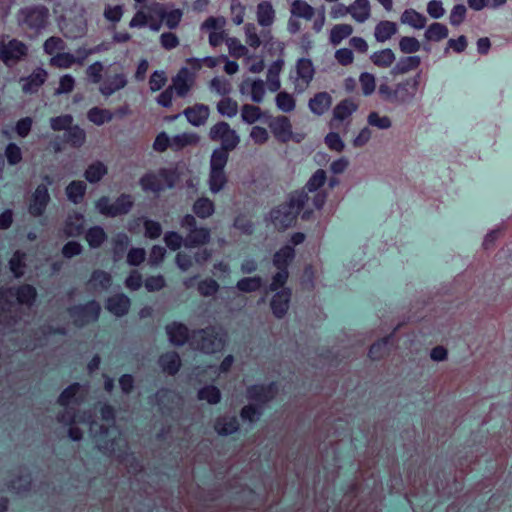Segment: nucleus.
Here are the masks:
<instances>
[{
    "label": "nucleus",
    "instance_id": "nucleus-16",
    "mask_svg": "<svg viewBox=\"0 0 512 512\" xmlns=\"http://www.w3.org/2000/svg\"><path fill=\"white\" fill-rule=\"evenodd\" d=\"M400 22L415 30H422L426 27L427 18L424 14L416 11L415 9L408 8L401 14Z\"/></svg>",
    "mask_w": 512,
    "mask_h": 512
},
{
    "label": "nucleus",
    "instance_id": "nucleus-62",
    "mask_svg": "<svg viewBox=\"0 0 512 512\" xmlns=\"http://www.w3.org/2000/svg\"><path fill=\"white\" fill-rule=\"evenodd\" d=\"M427 13L433 19H440L445 14L441 0H431L427 3Z\"/></svg>",
    "mask_w": 512,
    "mask_h": 512
},
{
    "label": "nucleus",
    "instance_id": "nucleus-43",
    "mask_svg": "<svg viewBox=\"0 0 512 512\" xmlns=\"http://www.w3.org/2000/svg\"><path fill=\"white\" fill-rule=\"evenodd\" d=\"M421 44L412 36H403L399 40V49L404 54H413L420 50Z\"/></svg>",
    "mask_w": 512,
    "mask_h": 512
},
{
    "label": "nucleus",
    "instance_id": "nucleus-12",
    "mask_svg": "<svg viewBox=\"0 0 512 512\" xmlns=\"http://www.w3.org/2000/svg\"><path fill=\"white\" fill-rule=\"evenodd\" d=\"M27 47L18 40H10L6 43L5 38L0 39V59L4 63L17 61L26 55Z\"/></svg>",
    "mask_w": 512,
    "mask_h": 512
},
{
    "label": "nucleus",
    "instance_id": "nucleus-46",
    "mask_svg": "<svg viewBox=\"0 0 512 512\" xmlns=\"http://www.w3.org/2000/svg\"><path fill=\"white\" fill-rule=\"evenodd\" d=\"M193 210L201 218H206L214 212V204L207 198H201L195 202Z\"/></svg>",
    "mask_w": 512,
    "mask_h": 512
},
{
    "label": "nucleus",
    "instance_id": "nucleus-50",
    "mask_svg": "<svg viewBox=\"0 0 512 512\" xmlns=\"http://www.w3.org/2000/svg\"><path fill=\"white\" fill-rule=\"evenodd\" d=\"M275 101L278 109L283 112H291L295 108V99L291 94L287 92H280L276 96Z\"/></svg>",
    "mask_w": 512,
    "mask_h": 512
},
{
    "label": "nucleus",
    "instance_id": "nucleus-15",
    "mask_svg": "<svg viewBox=\"0 0 512 512\" xmlns=\"http://www.w3.org/2000/svg\"><path fill=\"white\" fill-rule=\"evenodd\" d=\"M58 26L63 34L72 39L80 38L85 35L87 30V24L84 19H79L76 22L66 21L59 19Z\"/></svg>",
    "mask_w": 512,
    "mask_h": 512
},
{
    "label": "nucleus",
    "instance_id": "nucleus-37",
    "mask_svg": "<svg viewBox=\"0 0 512 512\" xmlns=\"http://www.w3.org/2000/svg\"><path fill=\"white\" fill-rule=\"evenodd\" d=\"M371 60L376 66L387 68L395 61V54L391 49L387 48L373 53Z\"/></svg>",
    "mask_w": 512,
    "mask_h": 512
},
{
    "label": "nucleus",
    "instance_id": "nucleus-35",
    "mask_svg": "<svg viewBox=\"0 0 512 512\" xmlns=\"http://www.w3.org/2000/svg\"><path fill=\"white\" fill-rule=\"evenodd\" d=\"M449 35L448 28L439 22H433L425 30L424 37L429 42H439Z\"/></svg>",
    "mask_w": 512,
    "mask_h": 512
},
{
    "label": "nucleus",
    "instance_id": "nucleus-29",
    "mask_svg": "<svg viewBox=\"0 0 512 512\" xmlns=\"http://www.w3.org/2000/svg\"><path fill=\"white\" fill-rule=\"evenodd\" d=\"M169 341L174 345H183L188 339V329L180 323H172L166 327Z\"/></svg>",
    "mask_w": 512,
    "mask_h": 512
},
{
    "label": "nucleus",
    "instance_id": "nucleus-11",
    "mask_svg": "<svg viewBox=\"0 0 512 512\" xmlns=\"http://www.w3.org/2000/svg\"><path fill=\"white\" fill-rule=\"evenodd\" d=\"M315 74V69L312 61L308 58H301L297 61L295 66L294 83L299 92L304 91Z\"/></svg>",
    "mask_w": 512,
    "mask_h": 512
},
{
    "label": "nucleus",
    "instance_id": "nucleus-1",
    "mask_svg": "<svg viewBox=\"0 0 512 512\" xmlns=\"http://www.w3.org/2000/svg\"><path fill=\"white\" fill-rule=\"evenodd\" d=\"M182 16L180 9H167L161 3H152L138 9L129 26L131 28L148 26L152 31H159L162 23H165L169 29H174L179 25Z\"/></svg>",
    "mask_w": 512,
    "mask_h": 512
},
{
    "label": "nucleus",
    "instance_id": "nucleus-40",
    "mask_svg": "<svg viewBox=\"0 0 512 512\" xmlns=\"http://www.w3.org/2000/svg\"><path fill=\"white\" fill-rule=\"evenodd\" d=\"M262 39H263V45L264 48L271 52L272 50L275 51V53L282 55L284 51V43L275 39L273 35L271 34V31L264 30L262 31Z\"/></svg>",
    "mask_w": 512,
    "mask_h": 512
},
{
    "label": "nucleus",
    "instance_id": "nucleus-58",
    "mask_svg": "<svg viewBox=\"0 0 512 512\" xmlns=\"http://www.w3.org/2000/svg\"><path fill=\"white\" fill-rule=\"evenodd\" d=\"M200 400H206L210 404H215L220 400V391L214 386L202 388L198 393Z\"/></svg>",
    "mask_w": 512,
    "mask_h": 512
},
{
    "label": "nucleus",
    "instance_id": "nucleus-49",
    "mask_svg": "<svg viewBox=\"0 0 512 512\" xmlns=\"http://www.w3.org/2000/svg\"><path fill=\"white\" fill-rule=\"evenodd\" d=\"M85 188L86 186L82 181H74L70 183L66 189L69 200L74 203H78L84 195Z\"/></svg>",
    "mask_w": 512,
    "mask_h": 512
},
{
    "label": "nucleus",
    "instance_id": "nucleus-64",
    "mask_svg": "<svg viewBox=\"0 0 512 512\" xmlns=\"http://www.w3.org/2000/svg\"><path fill=\"white\" fill-rule=\"evenodd\" d=\"M261 285V280L258 277H249L240 280L237 283V288L244 292H251L257 290Z\"/></svg>",
    "mask_w": 512,
    "mask_h": 512
},
{
    "label": "nucleus",
    "instance_id": "nucleus-28",
    "mask_svg": "<svg viewBox=\"0 0 512 512\" xmlns=\"http://www.w3.org/2000/svg\"><path fill=\"white\" fill-rule=\"evenodd\" d=\"M187 120L194 126L205 123L209 116V108L205 105H196L184 111Z\"/></svg>",
    "mask_w": 512,
    "mask_h": 512
},
{
    "label": "nucleus",
    "instance_id": "nucleus-26",
    "mask_svg": "<svg viewBox=\"0 0 512 512\" xmlns=\"http://www.w3.org/2000/svg\"><path fill=\"white\" fill-rule=\"evenodd\" d=\"M331 103V96L326 92H320L309 101V108L314 114L323 115L330 108Z\"/></svg>",
    "mask_w": 512,
    "mask_h": 512
},
{
    "label": "nucleus",
    "instance_id": "nucleus-51",
    "mask_svg": "<svg viewBox=\"0 0 512 512\" xmlns=\"http://www.w3.org/2000/svg\"><path fill=\"white\" fill-rule=\"evenodd\" d=\"M64 48L65 43L59 37H50L44 42L43 45L44 52L48 55H51L52 57L55 54L62 52Z\"/></svg>",
    "mask_w": 512,
    "mask_h": 512
},
{
    "label": "nucleus",
    "instance_id": "nucleus-18",
    "mask_svg": "<svg viewBox=\"0 0 512 512\" xmlns=\"http://www.w3.org/2000/svg\"><path fill=\"white\" fill-rule=\"evenodd\" d=\"M270 129L273 135L282 142H286L291 138L292 127L290 121L286 117H278L270 123Z\"/></svg>",
    "mask_w": 512,
    "mask_h": 512
},
{
    "label": "nucleus",
    "instance_id": "nucleus-3",
    "mask_svg": "<svg viewBox=\"0 0 512 512\" xmlns=\"http://www.w3.org/2000/svg\"><path fill=\"white\" fill-rule=\"evenodd\" d=\"M228 160V152L215 149L210 160L209 188L212 193L219 192L226 184L224 167Z\"/></svg>",
    "mask_w": 512,
    "mask_h": 512
},
{
    "label": "nucleus",
    "instance_id": "nucleus-22",
    "mask_svg": "<svg viewBox=\"0 0 512 512\" xmlns=\"http://www.w3.org/2000/svg\"><path fill=\"white\" fill-rule=\"evenodd\" d=\"M284 66V60L282 58L277 59L270 64L267 71V85L270 91L275 92L280 89V73Z\"/></svg>",
    "mask_w": 512,
    "mask_h": 512
},
{
    "label": "nucleus",
    "instance_id": "nucleus-17",
    "mask_svg": "<svg viewBox=\"0 0 512 512\" xmlns=\"http://www.w3.org/2000/svg\"><path fill=\"white\" fill-rule=\"evenodd\" d=\"M358 108V105L349 99L340 102L333 110L332 127H337V122L348 119Z\"/></svg>",
    "mask_w": 512,
    "mask_h": 512
},
{
    "label": "nucleus",
    "instance_id": "nucleus-59",
    "mask_svg": "<svg viewBox=\"0 0 512 512\" xmlns=\"http://www.w3.org/2000/svg\"><path fill=\"white\" fill-rule=\"evenodd\" d=\"M210 87L213 91L219 95H226L231 91L230 82L223 77H215L210 83Z\"/></svg>",
    "mask_w": 512,
    "mask_h": 512
},
{
    "label": "nucleus",
    "instance_id": "nucleus-60",
    "mask_svg": "<svg viewBox=\"0 0 512 512\" xmlns=\"http://www.w3.org/2000/svg\"><path fill=\"white\" fill-rule=\"evenodd\" d=\"M242 120L252 124L260 118V109L253 105H245L241 111Z\"/></svg>",
    "mask_w": 512,
    "mask_h": 512
},
{
    "label": "nucleus",
    "instance_id": "nucleus-7",
    "mask_svg": "<svg viewBox=\"0 0 512 512\" xmlns=\"http://www.w3.org/2000/svg\"><path fill=\"white\" fill-rule=\"evenodd\" d=\"M209 136L211 140L220 142L222 145L220 149L226 152L234 149L240 141L236 131L225 122H219L211 127Z\"/></svg>",
    "mask_w": 512,
    "mask_h": 512
},
{
    "label": "nucleus",
    "instance_id": "nucleus-14",
    "mask_svg": "<svg viewBox=\"0 0 512 512\" xmlns=\"http://www.w3.org/2000/svg\"><path fill=\"white\" fill-rule=\"evenodd\" d=\"M240 92L254 102H261L265 95V84L262 80L245 79L240 85Z\"/></svg>",
    "mask_w": 512,
    "mask_h": 512
},
{
    "label": "nucleus",
    "instance_id": "nucleus-6",
    "mask_svg": "<svg viewBox=\"0 0 512 512\" xmlns=\"http://www.w3.org/2000/svg\"><path fill=\"white\" fill-rule=\"evenodd\" d=\"M293 257L294 249L289 245L284 246L275 254L273 262L280 271L274 276L270 290H277L284 285L288 277L286 268Z\"/></svg>",
    "mask_w": 512,
    "mask_h": 512
},
{
    "label": "nucleus",
    "instance_id": "nucleus-32",
    "mask_svg": "<svg viewBox=\"0 0 512 512\" xmlns=\"http://www.w3.org/2000/svg\"><path fill=\"white\" fill-rule=\"evenodd\" d=\"M292 17L311 20L315 16V9L304 0H294L290 9Z\"/></svg>",
    "mask_w": 512,
    "mask_h": 512
},
{
    "label": "nucleus",
    "instance_id": "nucleus-5",
    "mask_svg": "<svg viewBox=\"0 0 512 512\" xmlns=\"http://www.w3.org/2000/svg\"><path fill=\"white\" fill-rule=\"evenodd\" d=\"M175 183V172L171 171L168 173L166 170H161L157 174L148 173L140 180L142 189L146 192L150 191L153 193L170 188L175 185Z\"/></svg>",
    "mask_w": 512,
    "mask_h": 512
},
{
    "label": "nucleus",
    "instance_id": "nucleus-56",
    "mask_svg": "<svg viewBox=\"0 0 512 512\" xmlns=\"http://www.w3.org/2000/svg\"><path fill=\"white\" fill-rule=\"evenodd\" d=\"M359 81L364 95L369 96L375 91V77L371 73H362L359 77Z\"/></svg>",
    "mask_w": 512,
    "mask_h": 512
},
{
    "label": "nucleus",
    "instance_id": "nucleus-61",
    "mask_svg": "<svg viewBox=\"0 0 512 512\" xmlns=\"http://www.w3.org/2000/svg\"><path fill=\"white\" fill-rule=\"evenodd\" d=\"M80 388H81V386L79 384L70 385L60 395L59 403L62 406H69L72 403V401H73L74 397L76 396V394L78 393V391L80 390Z\"/></svg>",
    "mask_w": 512,
    "mask_h": 512
},
{
    "label": "nucleus",
    "instance_id": "nucleus-47",
    "mask_svg": "<svg viewBox=\"0 0 512 512\" xmlns=\"http://www.w3.org/2000/svg\"><path fill=\"white\" fill-rule=\"evenodd\" d=\"M88 119L96 125H102L112 119V113L109 110L95 107L89 110Z\"/></svg>",
    "mask_w": 512,
    "mask_h": 512
},
{
    "label": "nucleus",
    "instance_id": "nucleus-25",
    "mask_svg": "<svg viewBox=\"0 0 512 512\" xmlns=\"http://www.w3.org/2000/svg\"><path fill=\"white\" fill-rule=\"evenodd\" d=\"M127 84V80L124 74H116L115 76L111 78H107L103 81V83L100 86V92L104 96H110L116 91L124 88Z\"/></svg>",
    "mask_w": 512,
    "mask_h": 512
},
{
    "label": "nucleus",
    "instance_id": "nucleus-63",
    "mask_svg": "<svg viewBox=\"0 0 512 512\" xmlns=\"http://www.w3.org/2000/svg\"><path fill=\"white\" fill-rule=\"evenodd\" d=\"M466 17V8L462 4L455 5L450 13V24L453 26H459Z\"/></svg>",
    "mask_w": 512,
    "mask_h": 512
},
{
    "label": "nucleus",
    "instance_id": "nucleus-44",
    "mask_svg": "<svg viewBox=\"0 0 512 512\" xmlns=\"http://www.w3.org/2000/svg\"><path fill=\"white\" fill-rule=\"evenodd\" d=\"M217 110L222 116L234 117L238 112V104L230 98H223L217 104Z\"/></svg>",
    "mask_w": 512,
    "mask_h": 512
},
{
    "label": "nucleus",
    "instance_id": "nucleus-19",
    "mask_svg": "<svg viewBox=\"0 0 512 512\" xmlns=\"http://www.w3.org/2000/svg\"><path fill=\"white\" fill-rule=\"evenodd\" d=\"M194 82V75L187 69L182 68L173 80V88L179 96L188 93Z\"/></svg>",
    "mask_w": 512,
    "mask_h": 512
},
{
    "label": "nucleus",
    "instance_id": "nucleus-24",
    "mask_svg": "<svg viewBox=\"0 0 512 512\" xmlns=\"http://www.w3.org/2000/svg\"><path fill=\"white\" fill-rule=\"evenodd\" d=\"M350 15L352 18L359 22L363 23L369 19L371 14L370 2L369 0H355L349 6Z\"/></svg>",
    "mask_w": 512,
    "mask_h": 512
},
{
    "label": "nucleus",
    "instance_id": "nucleus-36",
    "mask_svg": "<svg viewBox=\"0 0 512 512\" xmlns=\"http://www.w3.org/2000/svg\"><path fill=\"white\" fill-rule=\"evenodd\" d=\"M226 46L229 54L234 58H244L245 60L250 55L248 47L235 37L226 39Z\"/></svg>",
    "mask_w": 512,
    "mask_h": 512
},
{
    "label": "nucleus",
    "instance_id": "nucleus-39",
    "mask_svg": "<svg viewBox=\"0 0 512 512\" xmlns=\"http://www.w3.org/2000/svg\"><path fill=\"white\" fill-rule=\"evenodd\" d=\"M160 365L165 372L175 374L180 368V358L176 353H167L161 356Z\"/></svg>",
    "mask_w": 512,
    "mask_h": 512
},
{
    "label": "nucleus",
    "instance_id": "nucleus-34",
    "mask_svg": "<svg viewBox=\"0 0 512 512\" xmlns=\"http://www.w3.org/2000/svg\"><path fill=\"white\" fill-rule=\"evenodd\" d=\"M47 72L38 68L35 70L30 76L23 79V90L25 92H34L36 91L46 80Z\"/></svg>",
    "mask_w": 512,
    "mask_h": 512
},
{
    "label": "nucleus",
    "instance_id": "nucleus-31",
    "mask_svg": "<svg viewBox=\"0 0 512 512\" xmlns=\"http://www.w3.org/2000/svg\"><path fill=\"white\" fill-rule=\"evenodd\" d=\"M420 64L421 58L417 55L402 57L393 67L391 73L393 75L405 74L411 70L418 68Z\"/></svg>",
    "mask_w": 512,
    "mask_h": 512
},
{
    "label": "nucleus",
    "instance_id": "nucleus-10",
    "mask_svg": "<svg viewBox=\"0 0 512 512\" xmlns=\"http://www.w3.org/2000/svg\"><path fill=\"white\" fill-rule=\"evenodd\" d=\"M96 50L92 49H78L77 50V56H74L71 53L67 52H60L55 54L50 59V65L60 68V69H68L71 68L74 64L82 65L84 60L92 53H94Z\"/></svg>",
    "mask_w": 512,
    "mask_h": 512
},
{
    "label": "nucleus",
    "instance_id": "nucleus-20",
    "mask_svg": "<svg viewBox=\"0 0 512 512\" xmlns=\"http://www.w3.org/2000/svg\"><path fill=\"white\" fill-rule=\"evenodd\" d=\"M49 201V194L45 185L37 187L33 194L32 203L30 204L29 211L32 215H41Z\"/></svg>",
    "mask_w": 512,
    "mask_h": 512
},
{
    "label": "nucleus",
    "instance_id": "nucleus-4",
    "mask_svg": "<svg viewBox=\"0 0 512 512\" xmlns=\"http://www.w3.org/2000/svg\"><path fill=\"white\" fill-rule=\"evenodd\" d=\"M49 19V10L41 5L23 8L19 11L17 21L20 26L34 31L45 28Z\"/></svg>",
    "mask_w": 512,
    "mask_h": 512
},
{
    "label": "nucleus",
    "instance_id": "nucleus-30",
    "mask_svg": "<svg viewBox=\"0 0 512 512\" xmlns=\"http://www.w3.org/2000/svg\"><path fill=\"white\" fill-rule=\"evenodd\" d=\"M290 300V291L282 290L277 292L271 302V308L275 316L281 317L283 316L289 306Z\"/></svg>",
    "mask_w": 512,
    "mask_h": 512
},
{
    "label": "nucleus",
    "instance_id": "nucleus-54",
    "mask_svg": "<svg viewBox=\"0 0 512 512\" xmlns=\"http://www.w3.org/2000/svg\"><path fill=\"white\" fill-rule=\"evenodd\" d=\"M84 219L82 215L76 214L69 218L65 232L69 236L78 235L83 229Z\"/></svg>",
    "mask_w": 512,
    "mask_h": 512
},
{
    "label": "nucleus",
    "instance_id": "nucleus-55",
    "mask_svg": "<svg viewBox=\"0 0 512 512\" xmlns=\"http://www.w3.org/2000/svg\"><path fill=\"white\" fill-rule=\"evenodd\" d=\"M86 240L91 247H98L105 240V232L101 227H93L88 230Z\"/></svg>",
    "mask_w": 512,
    "mask_h": 512
},
{
    "label": "nucleus",
    "instance_id": "nucleus-53",
    "mask_svg": "<svg viewBox=\"0 0 512 512\" xmlns=\"http://www.w3.org/2000/svg\"><path fill=\"white\" fill-rule=\"evenodd\" d=\"M17 301L21 304H31L36 298V291L32 286L19 287L15 292Z\"/></svg>",
    "mask_w": 512,
    "mask_h": 512
},
{
    "label": "nucleus",
    "instance_id": "nucleus-33",
    "mask_svg": "<svg viewBox=\"0 0 512 512\" xmlns=\"http://www.w3.org/2000/svg\"><path fill=\"white\" fill-rule=\"evenodd\" d=\"M130 306V299L123 295H116L108 299L107 309L116 316L124 315Z\"/></svg>",
    "mask_w": 512,
    "mask_h": 512
},
{
    "label": "nucleus",
    "instance_id": "nucleus-45",
    "mask_svg": "<svg viewBox=\"0 0 512 512\" xmlns=\"http://www.w3.org/2000/svg\"><path fill=\"white\" fill-rule=\"evenodd\" d=\"M237 428L238 422L235 417L219 419L215 425L216 431L221 435L232 434Z\"/></svg>",
    "mask_w": 512,
    "mask_h": 512
},
{
    "label": "nucleus",
    "instance_id": "nucleus-9",
    "mask_svg": "<svg viewBox=\"0 0 512 512\" xmlns=\"http://www.w3.org/2000/svg\"><path fill=\"white\" fill-rule=\"evenodd\" d=\"M182 227L189 229V234L185 239L186 247H196L206 243L210 238L209 230L195 227V218L192 215H186L181 221Z\"/></svg>",
    "mask_w": 512,
    "mask_h": 512
},
{
    "label": "nucleus",
    "instance_id": "nucleus-2",
    "mask_svg": "<svg viewBox=\"0 0 512 512\" xmlns=\"http://www.w3.org/2000/svg\"><path fill=\"white\" fill-rule=\"evenodd\" d=\"M308 199L304 191L296 192L291 195L286 205L271 211L270 218L275 227L285 229L290 226Z\"/></svg>",
    "mask_w": 512,
    "mask_h": 512
},
{
    "label": "nucleus",
    "instance_id": "nucleus-23",
    "mask_svg": "<svg viewBox=\"0 0 512 512\" xmlns=\"http://www.w3.org/2000/svg\"><path fill=\"white\" fill-rule=\"evenodd\" d=\"M202 343L200 349L204 353H214L224 347V339L222 336L209 334L207 332H200Z\"/></svg>",
    "mask_w": 512,
    "mask_h": 512
},
{
    "label": "nucleus",
    "instance_id": "nucleus-27",
    "mask_svg": "<svg viewBox=\"0 0 512 512\" xmlns=\"http://www.w3.org/2000/svg\"><path fill=\"white\" fill-rule=\"evenodd\" d=\"M398 31L397 24L392 21H380L376 26L374 30V36L375 39L378 42H386L389 40L393 35H395Z\"/></svg>",
    "mask_w": 512,
    "mask_h": 512
},
{
    "label": "nucleus",
    "instance_id": "nucleus-41",
    "mask_svg": "<svg viewBox=\"0 0 512 512\" xmlns=\"http://www.w3.org/2000/svg\"><path fill=\"white\" fill-rule=\"evenodd\" d=\"M245 40L249 47L258 48L263 44L262 34L257 33L256 26L252 23H247L244 26Z\"/></svg>",
    "mask_w": 512,
    "mask_h": 512
},
{
    "label": "nucleus",
    "instance_id": "nucleus-42",
    "mask_svg": "<svg viewBox=\"0 0 512 512\" xmlns=\"http://www.w3.org/2000/svg\"><path fill=\"white\" fill-rule=\"evenodd\" d=\"M199 141V137L195 133H183L175 136L171 140V147L174 149H180L188 145H195Z\"/></svg>",
    "mask_w": 512,
    "mask_h": 512
},
{
    "label": "nucleus",
    "instance_id": "nucleus-48",
    "mask_svg": "<svg viewBox=\"0 0 512 512\" xmlns=\"http://www.w3.org/2000/svg\"><path fill=\"white\" fill-rule=\"evenodd\" d=\"M367 122L370 126L381 130L389 129L392 125L391 120L386 115H380L377 112H371L368 115Z\"/></svg>",
    "mask_w": 512,
    "mask_h": 512
},
{
    "label": "nucleus",
    "instance_id": "nucleus-38",
    "mask_svg": "<svg viewBox=\"0 0 512 512\" xmlns=\"http://www.w3.org/2000/svg\"><path fill=\"white\" fill-rule=\"evenodd\" d=\"M353 32L349 24H337L330 31V41L333 45H338L342 40L349 37Z\"/></svg>",
    "mask_w": 512,
    "mask_h": 512
},
{
    "label": "nucleus",
    "instance_id": "nucleus-21",
    "mask_svg": "<svg viewBox=\"0 0 512 512\" xmlns=\"http://www.w3.org/2000/svg\"><path fill=\"white\" fill-rule=\"evenodd\" d=\"M257 22L261 27H270L275 20V10L269 1H262L256 8Z\"/></svg>",
    "mask_w": 512,
    "mask_h": 512
},
{
    "label": "nucleus",
    "instance_id": "nucleus-13",
    "mask_svg": "<svg viewBox=\"0 0 512 512\" xmlns=\"http://www.w3.org/2000/svg\"><path fill=\"white\" fill-rule=\"evenodd\" d=\"M420 83V74H417L413 78L406 79L397 84L394 89L395 102L398 103H409L411 102L418 91Z\"/></svg>",
    "mask_w": 512,
    "mask_h": 512
},
{
    "label": "nucleus",
    "instance_id": "nucleus-52",
    "mask_svg": "<svg viewBox=\"0 0 512 512\" xmlns=\"http://www.w3.org/2000/svg\"><path fill=\"white\" fill-rule=\"evenodd\" d=\"M106 172V167L102 163L97 162L88 167L85 173V177L89 182L94 183L99 181L106 174Z\"/></svg>",
    "mask_w": 512,
    "mask_h": 512
},
{
    "label": "nucleus",
    "instance_id": "nucleus-57",
    "mask_svg": "<svg viewBox=\"0 0 512 512\" xmlns=\"http://www.w3.org/2000/svg\"><path fill=\"white\" fill-rule=\"evenodd\" d=\"M66 139L72 146H80L85 140V132L77 126L72 127L66 132Z\"/></svg>",
    "mask_w": 512,
    "mask_h": 512
},
{
    "label": "nucleus",
    "instance_id": "nucleus-8",
    "mask_svg": "<svg viewBox=\"0 0 512 512\" xmlns=\"http://www.w3.org/2000/svg\"><path fill=\"white\" fill-rule=\"evenodd\" d=\"M132 204L131 196L122 195L113 204H109L108 198L103 197L97 202L96 207L101 214L114 217L127 213Z\"/></svg>",
    "mask_w": 512,
    "mask_h": 512
}]
</instances>
